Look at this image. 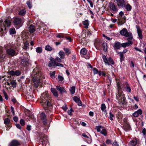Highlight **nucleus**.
I'll use <instances>...</instances> for the list:
<instances>
[{"label": "nucleus", "mask_w": 146, "mask_h": 146, "mask_svg": "<svg viewBox=\"0 0 146 146\" xmlns=\"http://www.w3.org/2000/svg\"><path fill=\"white\" fill-rule=\"evenodd\" d=\"M64 38H65L66 40H67V41H65V43H66L67 42H70L72 40L71 37L70 36H64Z\"/></svg>", "instance_id": "nucleus-34"}, {"label": "nucleus", "mask_w": 146, "mask_h": 146, "mask_svg": "<svg viewBox=\"0 0 146 146\" xmlns=\"http://www.w3.org/2000/svg\"><path fill=\"white\" fill-rule=\"evenodd\" d=\"M126 9L127 11H129L131 9V7L129 5L127 4L126 6Z\"/></svg>", "instance_id": "nucleus-49"}, {"label": "nucleus", "mask_w": 146, "mask_h": 146, "mask_svg": "<svg viewBox=\"0 0 146 146\" xmlns=\"http://www.w3.org/2000/svg\"><path fill=\"white\" fill-rule=\"evenodd\" d=\"M16 126L18 129H21V127L19 124H17L16 125Z\"/></svg>", "instance_id": "nucleus-58"}, {"label": "nucleus", "mask_w": 146, "mask_h": 146, "mask_svg": "<svg viewBox=\"0 0 146 146\" xmlns=\"http://www.w3.org/2000/svg\"><path fill=\"white\" fill-rule=\"evenodd\" d=\"M56 89L59 91L60 93H62L64 90V88L63 87L60 86V85L59 86H57L56 87Z\"/></svg>", "instance_id": "nucleus-23"}, {"label": "nucleus", "mask_w": 146, "mask_h": 146, "mask_svg": "<svg viewBox=\"0 0 146 146\" xmlns=\"http://www.w3.org/2000/svg\"><path fill=\"white\" fill-rule=\"evenodd\" d=\"M93 71L94 72V74H98L99 71L96 68H94L93 69Z\"/></svg>", "instance_id": "nucleus-53"}, {"label": "nucleus", "mask_w": 146, "mask_h": 146, "mask_svg": "<svg viewBox=\"0 0 146 146\" xmlns=\"http://www.w3.org/2000/svg\"><path fill=\"white\" fill-rule=\"evenodd\" d=\"M10 122V120L8 118H6L4 120V123L6 125L8 124Z\"/></svg>", "instance_id": "nucleus-44"}, {"label": "nucleus", "mask_w": 146, "mask_h": 146, "mask_svg": "<svg viewBox=\"0 0 146 146\" xmlns=\"http://www.w3.org/2000/svg\"><path fill=\"white\" fill-rule=\"evenodd\" d=\"M89 21L88 20H86L83 22V24L84 26V27L86 28H88V25H89Z\"/></svg>", "instance_id": "nucleus-32"}, {"label": "nucleus", "mask_w": 146, "mask_h": 146, "mask_svg": "<svg viewBox=\"0 0 146 146\" xmlns=\"http://www.w3.org/2000/svg\"><path fill=\"white\" fill-rule=\"evenodd\" d=\"M4 22L3 27L1 25H0V36H4L6 34V32L4 31V29L6 30V27H9L11 25L10 20L8 19H6Z\"/></svg>", "instance_id": "nucleus-5"}, {"label": "nucleus", "mask_w": 146, "mask_h": 146, "mask_svg": "<svg viewBox=\"0 0 146 146\" xmlns=\"http://www.w3.org/2000/svg\"><path fill=\"white\" fill-rule=\"evenodd\" d=\"M101 133L104 135V136H106L107 135V132L106 130L103 128L100 132Z\"/></svg>", "instance_id": "nucleus-39"}, {"label": "nucleus", "mask_w": 146, "mask_h": 146, "mask_svg": "<svg viewBox=\"0 0 146 146\" xmlns=\"http://www.w3.org/2000/svg\"><path fill=\"white\" fill-rule=\"evenodd\" d=\"M31 76L33 78L34 84L36 86H40L42 84V80L44 77L42 75L40 71V68L38 66H36L31 74Z\"/></svg>", "instance_id": "nucleus-1"}, {"label": "nucleus", "mask_w": 146, "mask_h": 146, "mask_svg": "<svg viewBox=\"0 0 146 146\" xmlns=\"http://www.w3.org/2000/svg\"><path fill=\"white\" fill-rule=\"evenodd\" d=\"M39 137L42 142V144L44 146H46V143L48 142L47 136L44 134L40 133H39Z\"/></svg>", "instance_id": "nucleus-9"}, {"label": "nucleus", "mask_w": 146, "mask_h": 146, "mask_svg": "<svg viewBox=\"0 0 146 146\" xmlns=\"http://www.w3.org/2000/svg\"><path fill=\"white\" fill-rule=\"evenodd\" d=\"M26 13V10L24 9H22L20 11L19 14L20 15L23 16L25 15Z\"/></svg>", "instance_id": "nucleus-29"}, {"label": "nucleus", "mask_w": 146, "mask_h": 146, "mask_svg": "<svg viewBox=\"0 0 146 146\" xmlns=\"http://www.w3.org/2000/svg\"><path fill=\"white\" fill-rule=\"evenodd\" d=\"M103 128V127H102V126H96L97 130L98 132H101Z\"/></svg>", "instance_id": "nucleus-46"}, {"label": "nucleus", "mask_w": 146, "mask_h": 146, "mask_svg": "<svg viewBox=\"0 0 146 146\" xmlns=\"http://www.w3.org/2000/svg\"><path fill=\"white\" fill-rule=\"evenodd\" d=\"M73 111V110L72 109V108H71L70 109V110H68L67 111V112L69 115H72V112Z\"/></svg>", "instance_id": "nucleus-54"}, {"label": "nucleus", "mask_w": 146, "mask_h": 146, "mask_svg": "<svg viewBox=\"0 0 146 146\" xmlns=\"http://www.w3.org/2000/svg\"><path fill=\"white\" fill-rule=\"evenodd\" d=\"M82 136L84 137L89 138V137L86 135L85 133H83L82 134Z\"/></svg>", "instance_id": "nucleus-64"}, {"label": "nucleus", "mask_w": 146, "mask_h": 146, "mask_svg": "<svg viewBox=\"0 0 146 146\" xmlns=\"http://www.w3.org/2000/svg\"><path fill=\"white\" fill-rule=\"evenodd\" d=\"M23 48L25 49H29V43L28 42H26L24 43Z\"/></svg>", "instance_id": "nucleus-35"}, {"label": "nucleus", "mask_w": 146, "mask_h": 146, "mask_svg": "<svg viewBox=\"0 0 146 146\" xmlns=\"http://www.w3.org/2000/svg\"><path fill=\"white\" fill-rule=\"evenodd\" d=\"M71 53L70 50L68 48H64V54L68 55L70 54Z\"/></svg>", "instance_id": "nucleus-33"}, {"label": "nucleus", "mask_w": 146, "mask_h": 146, "mask_svg": "<svg viewBox=\"0 0 146 146\" xmlns=\"http://www.w3.org/2000/svg\"><path fill=\"white\" fill-rule=\"evenodd\" d=\"M29 31L31 33H32L35 31V28L33 25H31L29 27Z\"/></svg>", "instance_id": "nucleus-26"}, {"label": "nucleus", "mask_w": 146, "mask_h": 146, "mask_svg": "<svg viewBox=\"0 0 146 146\" xmlns=\"http://www.w3.org/2000/svg\"><path fill=\"white\" fill-rule=\"evenodd\" d=\"M120 34L124 36L128 37V38L132 39L133 38L132 34L128 32L125 28H123L120 31Z\"/></svg>", "instance_id": "nucleus-7"}, {"label": "nucleus", "mask_w": 146, "mask_h": 146, "mask_svg": "<svg viewBox=\"0 0 146 146\" xmlns=\"http://www.w3.org/2000/svg\"><path fill=\"white\" fill-rule=\"evenodd\" d=\"M36 51L37 53H40L42 52V49L41 47H37L36 49Z\"/></svg>", "instance_id": "nucleus-36"}, {"label": "nucleus", "mask_w": 146, "mask_h": 146, "mask_svg": "<svg viewBox=\"0 0 146 146\" xmlns=\"http://www.w3.org/2000/svg\"><path fill=\"white\" fill-rule=\"evenodd\" d=\"M102 45L103 46L104 50L105 51H106L107 50V44L104 42L102 43Z\"/></svg>", "instance_id": "nucleus-31"}, {"label": "nucleus", "mask_w": 146, "mask_h": 146, "mask_svg": "<svg viewBox=\"0 0 146 146\" xmlns=\"http://www.w3.org/2000/svg\"><path fill=\"white\" fill-rule=\"evenodd\" d=\"M56 37H57L59 38H63V36L62 35H60V34H58V35H57L56 36Z\"/></svg>", "instance_id": "nucleus-62"}, {"label": "nucleus", "mask_w": 146, "mask_h": 146, "mask_svg": "<svg viewBox=\"0 0 146 146\" xmlns=\"http://www.w3.org/2000/svg\"><path fill=\"white\" fill-rule=\"evenodd\" d=\"M9 74L11 76H19L21 73V72L20 70H16L15 71L11 70L9 72Z\"/></svg>", "instance_id": "nucleus-14"}, {"label": "nucleus", "mask_w": 146, "mask_h": 146, "mask_svg": "<svg viewBox=\"0 0 146 146\" xmlns=\"http://www.w3.org/2000/svg\"><path fill=\"white\" fill-rule=\"evenodd\" d=\"M20 123L21 124V125L22 126L24 125L25 124V121H24V119H22L20 120Z\"/></svg>", "instance_id": "nucleus-51"}, {"label": "nucleus", "mask_w": 146, "mask_h": 146, "mask_svg": "<svg viewBox=\"0 0 146 146\" xmlns=\"http://www.w3.org/2000/svg\"><path fill=\"white\" fill-rule=\"evenodd\" d=\"M19 145V143L18 141L14 140L9 143V146H17Z\"/></svg>", "instance_id": "nucleus-18"}, {"label": "nucleus", "mask_w": 146, "mask_h": 146, "mask_svg": "<svg viewBox=\"0 0 146 146\" xmlns=\"http://www.w3.org/2000/svg\"><path fill=\"white\" fill-rule=\"evenodd\" d=\"M101 109L102 111H104L106 108V106L104 104H102L101 106Z\"/></svg>", "instance_id": "nucleus-45"}, {"label": "nucleus", "mask_w": 146, "mask_h": 146, "mask_svg": "<svg viewBox=\"0 0 146 146\" xmlns=\"http://www.w3.org/2000/svg\"><path fill=\"white\" fill-rule=\"evenodd\" d=\"M124 129L126 130H128L130 128V125L128 124H125L124 125Z\"/></svg>", "instance_id": "nucleus-38"}, {"label": "nucleus", "mask_w": 146, "mask_h": 146, "mask_svg": "<svg viewBox=\"0 0 146 146\" xmlns=\"http://www.w3.org/2000/svg\"><path fill=\"white\" fill-rule=\"evenodd\" d=\"M121 44L120 43L118 42H117L115 44L114 46V48L115 49H119L121 47Z\"/></svg>", "instance_id": "nucleus-27"}, {"label": "nucleus", "mask_w": 146, "mask_h": 146, "mask_svg": "<svg viewBox=\"0 0 146 146\" xmlns=\"http://www.w3.org/2000/svg\"><path fill=\"white\" fill-rule=\"evenodd\" d=\"M9 33L10 35H13L16 33L15 29L14 28H11L9 29Z\"/></svg>", "instance_id": "nucleus-30"}, {"label": "nucleus", "mask_w": 146, "mask_h": 146, "mask_svg": "<svg viewBox=\"0 0 146 146\" xmlns=\"http://www.w3.org/2000/svg\"><path fill=\"white\" fill-rule=\"evenodd\" d=\"M113 146H118V144L115 141L112 145Z\"/></svg>", "instance_id": "nucleus-57"}, {"label": "nucleus", "mask_w": 146, "mask_h": 146, "mask_svg": "<svg viewBox=\"0 0 146 146\" xmlns=\"http://www.w3.org/2000/svg\"><path fill=\"white\" fill-rule=\"evenodd\" d=\"M102 58L104 62L106 65H110L111 64H114V62L111 57H109L108 59L105 55H103L102 56Z\"/></svg>", "instance_id": "nucleus-10"}, {"label": "nucleus", "mask_w": 146, "mask_h": 146, "mask_svg": "<svg viewBox=\"0 0 146 146\" xmlns=\"http://www.w3.org/2000/svg\"><path fill=\"white\" fill-rule=\"evenodd\" d=\"M59 56L60 57H57L55 59H54L55 61L56 62H61V59H62L64 58V52L62 51H60L58 53Z\"/></svg>", "instance_id": "nucleus-12"}, {"label": "nucleus", "mask_w": 146, "mask_h": 146, "mask_svg": "<svg viewBox=\"0 0 146 146\" xmlns=\"http://www.w3.org/2000/svg\"><path fill=\"white\" fill-rule=\"evenodd\" d=\"M51 91L54 96L56 97H57L58 96V92L56 88H51Z\"/></svg>", "instance_id": "nucleus-24"}, {"label": "nucleus", "mask_w": 146, "mask_h": 146, "mask_svg": "<svg viewBox=\"0 0 146 146\" xmlns=\"http://www.w3.org/2000/svg\"><path fill=\"white\" fill-rule=\"evenodd\" d=\"M119 56H120V61L122 62L124 60V55L123 54V52H120L119 53Z\"/></svg>", "instance_id": "nucleus-37"}, {"label": "nucleus", "mask_w": 146, "mask_h": 146, "mask_svg": "<svg viewBox=\"0 0 146 146\" xmlns=\"http://www.w3.org/2000/svg\"><path fill=\"white\" fill-rule=\"evenodd\" d=\"M114 117V115L112 114L111 112L110 113V116L109 118L111 120H112L113 119V117Z\"/></svg>", "instance_id": "nucleus-47"}, {"label": "nucleus", "mask_w": 146, "mask_h": 146, "mask_svg": "<svg viewBox=\"0 0 146 146\" xmlns=\"http://www.w3.org/2000/svg\"><path fill=\"white\" fill-rule=\"evenodd\" d=\"M31 125H27V128H26L29 131H30L31 130Z\"/></svg>", "instance_id": "nucleus-56"}, {"label": "nucleus", "mask_w": 146, "mask_h": 146, "mask_svg": "<svg viewBox=\"0 0 146 146\" xmlns=\"http://www.w3.org/2000/svg\"><path fill=\"white\" fill-rule=\"evenodd\" d=\"M142 113V111L141 110V109H139L133 113V115L135 117H137L139 115H141Z\"/></svg>", "instance_id": "nucleus-19"}, {"label": "nucleus", "mask_w": 146, "mask_h": 146, "mask_svg": "<svg viewBox=\"0 0 146 146\" xmlns=\"http://www.w3.org/2000/svg\"><path fill=\"white\" fill-rule=\"evenodd\" d=\"M2 48L0 46V58H1L2 56Z\"/></svg>", "instance_id": "nucleus-55"}, {"label": "nucleus", "mask_w": 146, "mask_h": 146, "mask_svg": "<svg viewBox=\"0 0 146 146\" xmlns=\"http://www.w3.org/2000/svg\"><path fill=\"white\" fill-rule=\"evenodd\" d=\"M58 79L59 81H62L63 80L64 78L61 76L59 75L58 76Z\"/></svg>", "instance_id": "nucleus-50"}, {"label": "nucleus", "mask_w": 146, "mask_h": 146, "mask_svg": "<svg viewBox=\"0 0 146 146\" xmlns=\"http://www.w3.org/2000/svg\"><path fill=\"white\" fill-rule=\"evenodd\" d=\"M40 118L42 120L43 123L44 124L46 125L47 124V122L46 117L45 114L44 113H42L40 114Z\"/></svg>", "instance_id": "nucleus-16"}, {"label": "nucleus", "mask_w": 146, "mask_h": 146, "mask_svg": "<svg viewBox=\"0 0 146 146\" xmlns=\"http://www.w3.org/2000/svg\"><path fill=\"white\" fill-rule=\"evenodd\" d=\"M5 48L6 50V52L8 55L14 56L17 54L15 52V48L11 44H7L5 46Z\"/></svg>", "instance_id": "nucleus-4"}, {"label": "nucleus", "mask_w": 146, "mask_h": 146, "mask_svg": "<svg viewBox=\"0 0 146 146\" xmlns=\"http://www.w3.org/2000/svg\"><path fill=\"white\" fill-rule=\"evenodd\" d=\"M95 46H98V41L97 40H96L94 43Z\"/></svg>", "instance_id": "nucleus-61"}, {"label": "nucleus", "mask_w": 146, "mask_h": 146, "mask_svg": "<svg viewBox=\"0 0 146 146\" xmlns=\"http://www.w3.org/2000/svg\"><path fill=\"white\" fill-rule=\"evenodd\" d=\"M80 53L84 55H85L87 53V51L85 48H82L80 51Z\"/></svg>", "instance_id": "nucleus-40"}, {"label": "nucleus", "mask_w": 146, "mask_h": 146, "mask_svg": "<svg viewBox=\"0 0 146 146\" xmlns=\"http://www.w3.org/2000/svg\"><path fill=\"white\" fill-rule=\"evenodd\" d=\"M98 74L100 76L102 75L103 76H105L106 75V74L103 71H99Z\"/></svg>", "instance_id": "nucleus-52"}, {"label": "nucleus", "mask_w": 146, "mask_h": 146, "mask_svg": "<svg viewBox=\"0 0 146 146\" xmlns=\"http://www.w3.org/2000/svg\"><path fill=\"white\" fill-rule=\"evenodd\" d=\"M142 133L143 135H145L146 134V129L145 128H144L142 130Z\"/></svg>", "instance_id": "nucleus-59"}, {"label": "nucleus", "mask_w": 146, "mask_h": 146, "mask_svg": "<svg viewBox=\"0 0 146 146\" xmlns=\"http://www.w3.org/2000/svg\"><path fill=\"white\" fill-rule=\"evenodd\" d=\"M131 39H127V40L128 41L126 42L123 43L121 44V46L123 48H125L126 46H128L132 44V41L130 40Z\"/></svg>", "instance_id": "nucleus-17"}, {"label": "nucleus", "mask_w": 146, "mask_h": 146, "mask_svg": "<svg viewBox=\"0 0 146 146\" xmlns=\"http://www.w3.org/2000/svg\"><path fill=\"white\" fill-rule=\"evenodd\" d=\"M14 23L15 26L18 25V28L21 27L22 26L21 20L20 18H15L14 20Z\"/></svg>", "instance_id": "nucleus-15"}, {"label": "nucleus", "mask_w": 146, "mask_h": 146, "mask_svg": "<svg viewBox=\"0 0 146 146\" xmlns=\"http://www.w3.org/2000/svg\"><path fill=\"white\" fill-rule=\"evenodd\" d=\"M70 91L71 92V93L72 94H74V93H75V87L74 86L72 87L71 88L70 90Z\"/></svg>", "instance_id": "nucleus-41"}, {"label": "nucleus", "mask_w": 146, "mask_h": 146, "mask_svg": "<svg viewBox=\"0 0 146 146\" xmlns=\"http://www.w3.org/2000/svg\"><path fill=\"white\" fill-rule=\"evenodd\" d=\"M119 15V16H118V24L119 25H121L125 23V17L122 11L120 12Z\"/></svg>", "instance_id": "nucleus-6"}, {"label": "nucleus", "mask_w": 146, "mask_h": 146, "mask_svg": "<svg viewBox=\"0 0 146 146\" xmlns=\"http://www.w3.org/2000/svg\"><path fill=\"white\" fill-rule=\"evenodd\" d=\"M50 60L48 64V66L50 67L55 66L62 67L63 66V64L56 62L54 59L52 57L50 58Z\"/></svg>", "instance_id": "nucleus-8"}, {"label": "nucleus", "mask_w": 146, "mask_h": 146, "mask_svg": "<svg viewBox=\"0 0 146 146\" xmlns=\"http://www.w3.org/2000/svg\"><path fill=\"white\" fill-rule=\"evenodd\" d=\"M48 94L47 92H45L43 93L41 97V101L40 103L42 106H43L45 112L49 113L50 115H52L51 113L53 107L52 104L50 102L49 100L48 99Z\"/></svg>", "instance_id": "nucleus-2"}, {"label": "nucleus", "mask_w": 146, "mask_h": 146, "mask_svg": "<svg viewBox=\"0 0 146 146\" xmlns=\"http://www.w3.org/2000/svg\"><path fill=\"white\" fill-rule=\"evenodd\" d=\"M13 120L15 122H17L18 120V118L17 117H13Z\"/></svg>", "instance_id": "nucleus-60"}, {"label": "nucleus", "mask_w": 146, "mask_h": 146, "mask_svg": "<svg viewBox=\"0 0 146 146\" xmlns=\"http://www.w3.org/2000/svg\"><path fill=\"white\" fill-rule=\"evenodd\" d=\"M73 100L76 102L78 103V105L79 106H81L82 104L81 102L80 101V99L77 96H74L73 98Z\"/></svg>", "instance_id": "nucleus-22"}, {"label": "nucleus", "mask_w": 146, "mask_h": 146, "mask_svg": "<svg viewBox=\"0 0 146 146\" xmlns=\"http://www.w3.org/2000/svg\"><path fill=\"white\" fill-rule=\"evenodd\" d=\"M21 62L24 65H26L28 63V61L25 59H23L21 60Z\"/></svg>", "instance_id": "nucleus-43"}, {"label": "nucleus", "mask_w": 146, "mask_h": 146, "mask_svg": "<svg viewBox=\"0 0 146 146\" xmlns=\"http://www.w3.org/2000/svg\"><path fill=\"white\" fill-rule=\"evenodd\" d=\"M137 33L139 36V38L140 39H142L143 37V35L142 32L140 29L139 28H137Z\"/></svg>", "instance_id": "nucleus-25"}, {"label": "nucleus", "mask_w": 146, "mask_h": 146, "mask_svg": "<svg viewBox=\"0 0 146 146\" xmlns=\"http://www.w3.org/2000/svg\"><path fill=\"white\" fill-rule=\"evenodd\" d=\"M27 4L29 7L31 9L32 8V5L31 3L29 1H28L27 2Z\"/></svg>", "instance_id": "nucleus-48"}, {"label": "nucleus", "mask_w": 146, "mask_h": 146, "mask_svg": "<svg viewBox=\"0 0 146 146\" xmlns=\"http://www.w3.org/2000/svg\"><path fill=\"white\" fill-rule=\"evenodd\" d=\"M116 81L117 87L118 94L116 95V98L121 105H125L126 104V98L125 95L122 91L123 86L119 84L120 80L119 78H116Z\"/></svg>", "instance_id": "nucleus-3"}, {"label": "nucleus", "mask_w": 146, "mask_h": 146, "mask_svg": "<svg viewBox=\"0 0 146 146\" xmlns=\"http://www.w3.org/2000/svg\"><path fill=\"white\" fill-rule=\"evenodd\" d=\"M55 74V71L50 72V77L52 78H54Z\"/></svg>", "instance_id": "nucleus-42"}, {"label": "nucleus", "mask_w": 146, "mask_h": 146, "mask_svg": "<svg viewBox=\"0 0 146 146\" xmlns=\"http://www.w3.org/2000/svg\"><path fill=\"white\" fill-rule=\"evenodd\" d=\"M119 84H121V86H123V88H124L125 89V90L129 92H130L131 91V88L129 86L127 82L122 83L121 81L119 82Z\"/></svg>", "instance_id": "nucleus-11"}, {"label": "nucleus", "mask_w": 146, "mask_h": 146, "mask_svg": "<svg viewBox=\"0 0 146 146\" xmlns=\"http://www.w3.org/2000/svg\"><path fill=\"white\" fill-rule=\"evenodd\" d=\"M109 7L113 11L114 13L117 12L118 9L114 3L112 2L110 3L109 4Z\"/></svg>", "instance_id": "nucleus-13"}, {"label": "nucleus", "mask_w": 146, "mask_h": 146, "mask_svg": "<svg viewBox=\"0 0 146 146\" xmlns=\"http://www.w3.org/2000/svg\"><path fill=\"white\" fill-rule=\"evenodd\" d=\"M138 143L136 139H134L130 141L129 143V146H136L138 145Z\"/></svg>", "instance_id": "nucleus-20"}, {"label": "nucleus", "mask_w": 146, "mask_h": 146, "mask_svg": "<svg viewBox=\"0 0 146 146\" xmlns=\"http://www.w3.org/2000/svg\"><path fill=\"white\" fill-rule=\"evenodd\" d=\"M16 83L15 81L14 80L11 81L10 82H7V84L9 86L11 87H12L14 88L16 87Z\"/></svg>", "instance_id": "nucleus-21"}, {"label": "nucleus", "mask_w": 146, "mask_h": 146, "mask_svg": "<svg viewBox=\"0 0 146 146\" xmlns=\"http://www.w3.org/2000/svg\"><path fill=\"white\" fill-rule=\"evenodd\" d=\"M45 49L46 50L48 51H51L53 50H54V49L48 45H47L45 46Z\"/></svg>", "instance_id": "nucleus-28"}, {"label": "nucleus", "mask_w": 146, "mask_h": 146, "mask_svg": "<svg viewBox=\"0 0 146 146\" xmlns=\"http://www.w3.org/2000/svg\"><path fill=\"white\" fill-rule=\"evenodd\" d=\"M106 143L108 144H110L111 143V141L110 140L107 139L106 141Z\"/></svg>", "instance_id": "nucleus-63"}]
</instances>
